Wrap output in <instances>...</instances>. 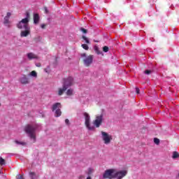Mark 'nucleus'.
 Masks as SVG:
<instances>
[{
  "instance_id": "nucleus-1",
  "label": "nucleus",
  "mask_w": 179,
  "mask_h": 179,
  "mask_svg": "<svg viewBox=\"0 0 179 179\" xmlns=\"http://www.w3.org/2000/svg\"><path fill=\"white\" fill-rule=\"evenodd\" d=\"M37 129H38L37 124H27L24 127V131L33 142H36V131Z\"/></svg>"
},
{
  "instance_id": "nucleus-2",
  "label": "nucleus",
  "mask_w": 179,
  "mask_h": 179,
  "mask_svg": "<svg viewBox=\"0 0 179 179\" xmlns=\"http://www.w3.org/2000/svg\"><path fill=\"white\" fill-rule=\"evenodd\" d=\"M30 19V13L29 12L26 13V17L22 19L18 24H17V27L21 30H25L26 29H30L29 26V22Z\"/></svg>"
},
{
  "instance_id": "nucleus-3",
  "label": "nucleus",
  "mask_w": 179,
  "mask_h": 179,
  "mask_svg": "<svg viewBox=\"0 0 179 179\" xmlns=\"http://www.w3.org/2000/svg\"><path fill=\"white\" fill-rule=\"evenodd\" d=\"M83 115L85 118V125L88 129V131H94V126L90 122V115L89 113L85 112L83 113Z\"/></svg>"
},
{
  "instance_id": "nucleus-4",
  "label": "nucleus",
  "mask_w": 179,
  "mask_h": 179,
  "mask_svg": "<svg viewBox=\"0 0 179 179\" xmlns=\"http://www.w3.org/2000/svg\"><path fill=\"white\" fill-rule=\"evenodd\" d=\"M81 58H83V62L85 66H90L91 64H93V55H90L88 56L86 55V53L81 54Z\"/></svg>"
},
{
  "instance_id": "nucleus-5",
  "label": "nucleus",
  "mask_w": 179,
  "mask_h": 179,
  "mask_svg": "<svg viewBox=\"0 0 179 179\" xmlns=\"http://www.w3.org/2000/svg\"><path fill=\"white\" fill-rule=\"evenodd\" d=\"M101 138L105 145H110L113 141V136L106 131H101Z\"/></svg>"
},
{
  "instance_id": "nucleus-6",
  "label": "nucleus",
  "mask_w": 179,
  "mask_h": 179,
  "mask_svg": "<svg viewBox=\"0 0 179 179\" xmlns=\"http://www.w3.org/2000/svg\"><path fill=\"white\" fill-rule=\"evenodd\" d=\"M62 108V106L61 105V103H55L52 106V111H55V116L58 117H61V115L62 114V112H61V108Z\"/></svg>"
},
{
  "instance_id": "nucleus-7",
  "label": "nucleus",
  "mask_w": 179,
  "mask_h": 179,
  "mask_svg": "<svg viewBox=\"0 0 179 179\" xmlns=\"http://www.w3.org/2000/svg\"><path fill=\"white\" fill-rule=\"evenodd\" d=\"M103 114L96 116L95 120L93 121V127H94V131L96 128H100L101 124H103Z\"/></svg>"
},
{
  "instance_id": "nucleus-8",
  "label": "nucleus",
  "mask_w": 179,
  "mask_h": 179,
  "mask_svg": "<svg viewBox=\"0 0 179 179\" xmlns=\"http://www.w3.org/2000/svg\"><path fill=\"white\" fill-rule=\"evenodd\" d=\"M103 178L113 179L115 178V169H111L105 171L103 175Z\"/></svg>"
},
{
  "instance_id": "nucleus-9",
  "label": "nucleus",
  "mask_w": 179,
  "mask_h": 179,
  "mask_svg": "<svg viewBox=\"0 0 179 179\" xmlns=\"http://www.w3.org/2000/svg\"><path fill=\"white\" fill-rule=\"evenodd\" d=\"M73 85V78L72 77H68L67 78H64L62 85L67 88L69 89V87H71V86H72Z\"/></svg>"
},
{
  "instance_id": "nucleus-10",
  "label": "nucleus",
  "mask_w": 179,
  "mask_h": 179,
  "mask_svg": "<svg viewBox=\"0 0 179 179\" xmlns=\"http://www.w3.org/2000/svg\"><path fill=\"white\" fill-rule=\"evenodd\" d=\"M10 16H12V13H7L6 15L4 17L3 19V24L6 26V27H8V29H10L12 27V25L10 24V21L9 19H10Z\"/></svg>"
},
{
  "instance_id": "nucleus-11",
  "label": "nucleus",
  "mask_w": 179,
  "mask_h": 179,
  "mask_svg": "<svg viewBox=\"0 0 179 179\" xmlns=\"http://www.w3.org/2000/svg\"><path fill=\"white\" fill-rule=\"evenodd\" d=\"M127 174H128V171H117L115 169V178L116 179H122L125 176H127Z\"/></svg>"
},
{
  "instance_id": "nucleus-12",
  "label": "nucleus",
  "mask_w": 179,
  "mask_h": 179,
  "mask_svg": "<svg viewBox=\"0 0 179 179\" xmlns=\"http://www.w3.org/2000/svg\"><path fill=\"white\" fill-rule=\"evenodd\" d=\"M19 82L21 85H29V83H30V80L26 75H23L19 78Z\"/></svg>"
},
{
  "instance_id": "nucleus-13",
  "label": "nucleus",
  "mask_w": 179,
  "mask_h": 179,
  "mask_svg": "<svg viewBox=\"0 0 179 179\" xmlns=\"http://www.w3.org/2000/svg\"><path fill=\"white\" fill-rule=\"evenodd\" d=\"M27 57L29 61H31L32 59H38V56L33 52L27 53Z\"/></svg>"
},
{
  "instance_id": "nucleus-14",
  "label": "nucleus",
  "mask_w": 179,
  "mask_h": 179,
  "mask_svg": "<svg viewBox=\"0 0 179 179\" xmlns=\"http://www.w3.org/2000/svg\"><path fill=\"white\" fill-rule=\"evenodd\" d=\"M30 34V28L23 29L21 31L20 36L21 37H27Z\"/></svg>"
},
{
  "instance_id": "nucleus-15",
  "label": "nucleus",
  "mask_w": 179,
  "mask_h": 179,
  "mask_svg": "<svg viewBox=\"0 0 179 179\" xmlns=\"http://www.w3.org/2000/svg\"><path fill=\"white\" fill-rule=\"evenodd\" d=\"M68 88H66L64 86L62 85V87H59L58 89V96H62V94H64V93H65V92H66Z\"/></svg>"
},
{
  "instance_id": "nucleus-16",
  "label": "nucleus",
  "mask_w": 179,
  "mask_h": 179,
  "mask_svg": "<svg viewBox=\"0 0 179 179\" xmlns=\"http://www.w3.org/2000/svg\"><path fill=\"white\" fill-rule=\"evenodd\" d=\"M40 20V16L38 14H34V24H38Z\"/></svg>"
},
{
  "instance_id": "nucleus-17",
  "label": "nucleus",
  "mask_w": 179,
  "mask_h": 179,
  "mask_svg": "<svg viewBox=\"0 0 179 179\" xmlns=\"http://www.w3.org/2000/svg\"><path fill=\"white\" fill-rule=\"evenodd\" d=\"M29 178L30 179H38V176L34 172H29Z\"/></svg>"
},
{
  "instance_id": "nucleus-18",
  "label": "nucleus",
  "mask_w": 179,
  "mask_h": 179,
  "mask_svg": "<svg viewBox=\"0 0 179 179\" xmlns=\"http://www.w3.org/2000/svg\"><path fill=\"white\" fill-rule=\"evenodd\" d=\"M66 93L67 96H73V90L70 88L67 90Z\"/></svg>"
},
{
  "instance_id": "nucleus-19",
  "label": "nucleus",
  "mask_w": 179,
  "mask_h": 179,
  "mask_svg": "<svg viewBox=\"0 0 179 179\" xmlns=\"http://www.w3.org/2000/svg\"><path fill=\"white\" fill-rule=\"evenodd\" d=\"M29 76H32V78H37V72H36V71H32L29 73Z\"/></svg>"
},
{
  "instance_id": "nucleus-20",
  "label": "nucleus",
  "mask_w": 179,
  "mask_h": 179,
  "mask_svg": "<svg viewBox=\"0 0 179 179\" xmlns=\"http://www.w3.org/2000/svg\"><path fill=\"white\" fill-rule=\"evenodd\" d=\"M15 143H16V145H21L22 146H24V145H26V143L23 141H19L17 140L15 141Z\"/></svg>"
},
{
  "instance_id": "nucleus-21",
  "label": "nucleus",
  "mask_w": 179,
  "mask_h": 179,
  "mask_svg": "<svg viewBox=\"0 0 179 179\" xmlns=\"http://www.w3.org/2000/svg\"><path fill=\"white\" fill-rule=\"evenodd\" d=\"M94 50L98 55H100V54H103V52L101 51H100V50H99V47H97V46L94 47Z\"/></svg>"
},
{
  "instance_id": "nucleus-22",
  "label": "nucleus",
  "mask_w": 179,
  "mask_h": 179,
  "mask_svg": "<svg viewBox=\"0 0 179 179\" xmlns=\"http://www.w3.org/2000/svg\"><path fill=\"white\" fill-rule=\"evenodd\" d=\"M172 157H173V159H177V158H178L179 157V154H178V152H173V156H172Z\"/></svg>"
},
{
  "instance_id": "nucleus-23",
  "label": "nucleus",
  "mask_w": 179,
  "mask_h": 179,
  "mask_svg": "<svg viewBox=\"0 0 179 179\" xmlns=\"http://www.w3.org/2000/svg\"><path fill=\"white\" fill-rule=\"evenodd\" d=\"M93 173H94V169L89 168L87 171L88 176H91V174H93Z\"/></svg>"
},
{
  "instance_id": "nucleus-24",
  "label": "nucleus",
  "mask_w": 179,
  "mask_h": 179,
  "mask_svg": "<svg viewBox=\"0 0 179 179\" xmlns=\"http://www.w3.org/2000/svg\"><path fill=\"white\" fill-rule=\"evenodd\" d=\"M154 143H155L156 145H159V143H160V140L157 138H154Z\"/></svg>"
},
{
  "instance_id": "nucleus-25",
  "label": "nucleus",
  "mask_w": 179,
  "mask_h": 179,
  "mask_svg": "<svg viewBox=\"0 0 179 179\" xmlns=\"http://www.w3.org/2000/svg\"><path fill=\"white\" fill-rule=\"evenodd\" d=\"M83 38L85 40V43H87V44H90V41L86 36H83Z\"/></svg>"
},
{
  "instance_id": "nucleus-26",
  "label": "nucleus",
  "mask_w": 179,
  "mask_h": 179,
  "mask_svg": "<svg viewBox=\"0 0 179 179\" xmlns=\"http://www.w3.org/2000/svg\"><path fill=\"white\" fill-rule=\"evenodd\" d=\"M0 164L1 166H3V164H5V159H3L2 157H0Z\"/></svg>"
},
{
  "instance_id": "nucleus-27",
  "label": "nucleus",
  "mask_w": 179,
  "mask_h": 179,
  "mask_svg": "<svg viewBox=\"0 0 179 179\" xmlns=\"http://www.w3.org/2000/svg\"><path fill=\"white\" fill-rule=\"evenodd\" d=\"M81 46L84 50H89V45H87V44H83Z\"/></svg>"
},
{
  "instance_id": "nucleus-28",
  "label": "nucleus",
  "mask_w": 179,
  "mask_h": 179,
  "mask_svg": "<svg viewBox=\"0 0 179 179\" xmlns=\"http://www.w3.org/2000/svg\"><path fill=\"white\" fill-rule=\"evenodd\" d=\"M108 50H109V48H108V46H104V47L103 48V52H108Z\"/></svg>"
},
{
  "instance_id": "nucleus-29",
  "label": "nucleus",
  "mask_w": 179,
  "mask_h": 179,
  "mask_svg": "<svg viewBox=\"0 0 179 179\" xmlns=\"http://www.w3.org/2000/svg\"><path fill=\"white\" fill-rule=\"evenodd\" d=\"M144 73H145V75H150V73H152V71H150V70H145L144 71Z\"/></svg>"
},
{
  "instance_id": "nucleus-30",
  "label": "nucleus",
  "mask_w": 179,
  "mask_h": 179,
  "mask_svg": "<svg viewBox=\"0 0 179 179\" xmlns=\"http://www.w3.org/2000/svg\"><path fill=\"white\" fill-rule=\"evenodd\" d=\"M80 31H83V33H84L85 34H86V33H87V30L85 28H80Z\"/></svg>"
},
{
  "instance_id": "nucleus-31",
  "label": "nucleus",
  "mask_w": 179,
  "mask_h": 179,
  "mask_svg": "<svg viewBox=\"0 0 179 179\" xmlns=\"http://www.w3.org/2000/svg\"><path fill=\"white\" fill-rule=\"evenodd\" d=\"M16 178L17 179H24V178H23V176L22 175H17L16 176Z\"/></svg>"
},
{
  "instance_id": "nucleus-32",
  "label": "nucleus",
  "mask_w": 179,
  "mask_h": 179,
  "mask_svg": "<svg viewBox=\"0 0 179 179\" xmlns=\"http://www.w3.org/2000/svg\"><path fill=\"white\" fill-rule=\"evenodd\" d=\"M36 66H37L38 68L41 67V63H36Z\"/></svg>"
},
{
  "instance_id": "nucleus-33",
  "label": "nucleus",
  "mask_w": 179,
  "mask_h": 179,
  "mask_svg": "<svg viewBox=\"0 0 179 179\" xmlns=\"http://www.w3.org/2000/svg\"><path fill=\"white\" fill-rule=\"evenodd\" d=\"M65 123L66 124V125H69V120L66 119L65 120Z\"/></svg>"
},
{
  "instance_id": "nucleus-34",
  "label": "nucleus",
  "mask_w": 179,
  "mask_h": 179,
  "mask_svg": "<svg viewBox=\"0 0 179 179\" xmlns=\"http://www.w3.org/2000/svg\"><path fill=\"white\" fill-rule=\"evenodd\" d=\"M45 24H42L41 25V29H45Z\"/></svg>"
},
{
  "instance_id": "nucleus-35",
  "label": "nucleus",
  "mask_w": 179,
  "mask_h": 179,
  "mask_svg": "<svg viewBox=\"0 0 179 179\" xmlns=\"http://www.w3.org/2000/svg\"><path fill=\"white\" fill-rule=\"evenodd\" d=\"M139 92H140L139 88H136V93L137 94H139Z\"/></svg>"
},
{
  "instance_id": "nucleus-36",
  "label": "nucleus",
  "mask_w": 179,
  "mask_h": 179,
  "mask_svg": "<svg viewBox=\"0 0 179 179\" xmlns=\"http://www.w3.org/2000/svg\"><path fill=\"white\" fill-rule=\"evenodd\" d=\"M45 13H48V9H47V7H45Z\"/></svg>"
},
{
  "instance_id": "nucleus-37",
  "label": "nucleus",
  "mask_w": 179,
  "mask_h": 179,
  "mask_svg": "<svg viewBox=\"0 0 179 179\" xmlns=\"http://www.w3.org/2000/svg\"><path fill=\"white\" fill-rule=\"evenodd\" d=\"M86 179H92V177L88 176Z\"/></svg>"
},
{
  "instance_id": "nucleus-38",
  "label": "nucleus",
  "mask_w": 179,
  "mask_h": 179,
  "mask_svg": "<svg viewBox=\"0 0 179 179\" xmlns=\"http://www.w3.org/2000/svg\"><path fill=\"white\" fill-rule=\"evenodd\" d=\"M0 107H1V103H0Z\"/></svg>"
}]
</instances>
